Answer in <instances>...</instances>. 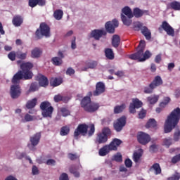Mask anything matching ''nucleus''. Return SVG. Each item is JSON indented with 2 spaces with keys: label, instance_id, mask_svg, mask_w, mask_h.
<instances>
[{
  "label": "nucleus",
  "instance_id": "7",
  "mask_svg": "<svg viewBox=\"0 0 180 180\" xmlns=\"http://www.w3.org/2000/svg\"><path fill=\"white\" fill-rule=\"evenodd\" d=\"M35 36L37 40L41 39L43 36L49 37L50 36V27L46 22H41L39 29L35 32Z\"/></svg>",
  "mask_w": 180,
  "mask_h": 180
},
{
  "label": "nucleus",
  "instance_id": "31",
  "mask_svg": "<svg viewBox=\"0 0 180 180\" xmlns=\"http://www.w3.org/2000/svg\"><path fill=\"white\" fill-rule=\"evenodd\" d=\"M141 157H143V153L140 152H134L133 154L132 160L135 164H139L141 161Z\"/></svg>",
  "mask_w": 180,
  "mask_h": 180
},
{
  "label": "nucleus",
  "instance_id": "9",
  "mask_svg": "<svg viewBox=\"0 0 180 180\" xmlns=\"http://www.w3.org/2000/svg\"><path fill=\"white\" fill-rule=\"evenodd\" d=\"M105 27L107 33L113 34L116 27H119V21H117L116 19H114L112 21H108L105 25Z\"/></svg>",
  "mask_w": 180,
  "mask_h": 180
},
{
  "label": "nucleus",
  "instance_id": "58",
  "mask_svg": "<svg viewBox=\"0 0 180 180\" xmlns=\"http://www.w3.org/2000/svg\"><path fill=\"white\" fill-rule=\"evenodd\" d=\"M124 164L127 168H131V167H133V162H131L130 159L125 160Z\"/></svg>",
  "mask_w": 180,
  "mask_h": 180
},
{
  "label": "nucleus",
  "instance_id": "62",
  "mask_svg": "<svg viewBox=\"0 0 180 180\" xmlns=\"http://www.w3.org/2000/svg\"><path fill=\"white\" fill-rule=\"evenodd\" d=\"M73 74H75V70L72 69V68H69L66 70V75H73Z\"/></svg>",
  "mask_w": 180,
  "mask_h": 180
},
{
  "label": "nucleus",
  "instance_id": "47",
  "mask_svg": "<svg viewBox=\"0 0 180 180\" xmlns=\"http://www.w3.org/2000/svg\"><path fill=\"white\" fill-rule=\"evenodd\" d=\"M131 103L133 104L136 109H139V108H141V106H143V103L141 101H140V100H139V98L133 99L132 103Z\"/></svg>",
  "mask_w": 180,
  "mask_h": 180
},
{
  "label": "nucleus",
  "instance_id": "16",
  "mask_svg": "<svg viewBox=\"0 0 180 180\" xmlns=\"http://www.w3.org/2000/svg\"><path fill=\"white\" fill-rule=\"evenodd\" d=\"M122 143H123L122 140L115 138L112 139V141L110 143V144H108V146L112 151H117V147H120Z\"/></svg>",
  "mask_w": 180,
  "mask_h": 180
},
{
  "label": "nucleus",
  "instance_id": "12",
  "mask_svg": "<svg viewBox=\"0 0 180 180\" xmlns=\"http://www.w3.org/2000/svg\"><path fill=\"white\" fill-rule=\"evenodd\" d=\"M10 94L12 99H18L22 94V89H20V85L14 84L11 86Z\"/></svg>",
  "mask_w": 180,
  "mask_h": 180
},
{
  "label": "nucleus",
  "instance_id": "59",
  "mask_svg": "<svg viewBox=\"0 0 180 180\" xmlns=\"http://www.w3.org/2000/svg\"><path fill=\"white\" fill-rule=\"evenodd\" d=\"M179 179H180L179 173H176V174H174L167 179V180H179Z\"/></svg>",
  "mask_w": 180,
  "mask_h": 180
},
{
  "label": "nucleus",
  "instance_id": "30",
  "mask_svg": "<svg viewBox=\"0 0 180 180\" xmlns=\"http://www.w3.org/2000/svg\"><path fill=\"white\" fill-rule=\"evenodd\" d=\"M141 32L143 36H145L146 40H150L151 39V32L150 30L147 28V27L144 26L141 29Z\"/></svg>",
  "mask_w": 180,
  "mask_h": 180
},
{
  "label": "nucleus",
  "instance_id": "6",
  "mask_svg": "<svg viewBox=\"0 0 180 180\" xmlns=\"http://www.w3.org/2000/svg\"><path fill=\"white\" fill-rule=\"evenodd\" d=\"M163 83L164 82H162L161 76H155L154 79L149 84V86L144 87V94H153V92H154V89H155V88H158V86H161Z\"/></svg>",
  "mask_w": 180,
  "mask_h": 180
},
{
  "label": "nucleus",
  "instance_id": "48",
  "mask_svg": "<svg viewBox=\"0 0 180 180\" xmlns=\"http://www.w3.org/2000/svg\"><path fill=\"white\" fill-rule=\"evenodd\" d=\"M163 146H165L167 148H169L170 146H172V138H165L163 139Z\"/></svg>",
  "mask_w": 180,
  "mask_h": 180
},
{
  "label": "nucleus",
  "instance_id": "46",
  "mask_svg": "<svg viewBox=\"0 0 180 180\" xmlns=\"http://www.w3.org/2000/svg\"><path fill=\"white\" fill-rule=\"evenodd\" d=\"M159 98V96H154L153 97L150 96L148 97V101L149 102V103H150V105H154L155 103H157V102H158Z\"/></svg>",
  "mask_w": 180,
  "mask_h": 180
},
{
  "label": "nucleus",
  "instance_id": "61",
  "mask_svg": "<svg viewBox=\"0 0 180 180\" xmlns=\"http://www.w3.org/2000/svg\"><path fill=\"white\" fill-rule=\"evenodd\" d=\"M59 180H70L68 179V174L67 173H62L59 177Z\"/></svg>",
  "mask_w": 180,
  "mask_h": 180
},
{
  "label": "nucleus",
  "instance_id": "2",
  "mask_svg": "<svg viewBox=\"0 0 180 180\" xmlns=\"http://www.w3.org/2000/svg\"><path fill=\"white\" fill-rule=\"evenodd\" d=\"M146 41L141 40L138 46V51L136 53L129 55L130 60H138L139 62L146 61L151 58L153 54L150 51H146Z\"/></svg>",
  "mask_w": 180,
  "mask_h": 180
},
{
  "label": "nucleus",
  "instance_id": "50",
  "mask_svg": "<svg viewBox=\"0 0 180 180\" xmlns=\"http://www.w3.org/2000/svg\"><path fill=\"white\" fill-rule=\"evenodd\" d=\"M64 99H65V97L61 96V94L55 95L53 97V101L56 103H58V102H63Z\"/></svg>",
  "mask_w": 180,
  "mask_h": 180
},
{
  "label": "nucleus",
  "instance_id": "37",
  "mask_svg": "<svg viewBox=\"0 0 180 180\" xmlns=\"http://www.w3.org/2000/svg\"><path fill=\"white\" fill-rule=\"evenodd\" d=\"M121 19L122 20V23L125 26H130V25H131V22H132L131 18L129 17H126V15L121 14Z\"/></svg>",
  "mask_w": 180,
  "mask_h": 180
},
{
  "label": "nucleus",
  "instance_id": "41",
  "mask_svg": "<svg viewBox=\"0 0 180 180\" xmlns=\"http://www.w3.org/2000/svg\"><path fill=\"white\" fill-rule=\"evenodd\" d=\"M36 91H39V84H37V82L31 83L28 94H30V92H36Z\"/></svg>",
  "mask_w": 180,
  "mask_h": 180
},
{
  "label": "nucleus",
  "instance_id": "43",
  "mask_svg": "<svg viewBox=\"0 0 180 180\" xmlns=\"http://www.w3.org/2000/svg\"><path fill=\"white\" fill-rule=\"evenodd\" d=\"M51 62L53 63V65H61V64H63V59H61V58H58V57H53L51 59Z\"/></svg>",
  "mask_w": 180,
  "mask_h": 180
},
{
  "label": "nucleus",
  "instance_id": "60",
  "mask_svg": "<svg viewBox=\"0 0 180 180\" xmlns=\"http://www.w3.org/2000/svg\"><path fill=\"white\" fill-rule=\"evenodd\" d=\"M146 115H147V111L145 110H142L139 113V119H144Z\"/></svg>",
  "mask_w": 180,
  "mask_h": 180
},
{
  "label": "nucleus",
  "instance_id": "14",
  "mask_svg": "<svg viewBox=\"0 0 180 180\" xmlns=\"http://www.w3.org/2000/svg\"><path fill=\"white\" fill-rule=\"evenodd\" d=\"M107 32L103 30H94L91 32V37L95 39V40H99L102 36H106Z\"/></svg>",
  "mask_w": 180,
  "mask_h": 180
},
{
  "label": "nucleus",
  "instance_id": "38",
  "mask_svg": "<svg viewBox=\"0 0 180 180\" xmlns=\"http://www.w3.org/2000/svg\"><path fill=\"white\" fill-rule=\"evenodd\" d=\"M146 129H150V127H157V121H155V119L150 118L148 121V122L146 124Z\"/></svg>",
  "mask_w": 180,
  "mask_h": 180
},
{
  "label": "nucleus",
  "instance_id": "32",
  "mask_svg": "<svg viewBox=\"0 0 180 180\" xmlns=\"http://www.w3.org/2000/svg\"><path fill=\"white\" fill-rule=\"evenodd\" d=\"M105 56L106 58L108 60H114L115 59V53H113V50L110 48H107L105 49Z\"/></svg>",
  "mask_w": 180,
  "mask_h": 180
},
{
  "label": "nucleus",
  "instance_id": "29",
  "mask_svg": "<svg viewBox=\"0 0 180 180\" xmlns=\"http://www.w3.org/2000/svg\"><path fill=\"white\" fill-rule=\"evenodd\" d=\"M37 105V98H34L32 100L28 101L25 106L27 109H33L34 108H36Z\"/></svg>",
  "mask_w": 180,
  "mask_h": 180
},
{
  "label": "nucleus",
  "instance_id": "17",
  "mask_svg": "<svg viewBox=\"0 0 180 180\" xmlns=\"http://www.w3.org/2000/svg\"><path fill=\"white\" fill-rule=\"evenodd\" d=\"M40 139H41V133L37 132L30 137V143L33 147H36L39 143H40Z\"/></svg>",
  "mask_w": 180,
  "mask_h": 180
},
{
  "label": "nucleus",
  "instance_id": "34",
  "mask_svg": "<svg viewBox=\"0 0 180 180\" xmlns=\"http://www.w3.org/2000/svg\"><path fill=\"white\" fill-rule=\"evenodd\" d=\"M122 13L127 16V18H133V11H131V8L129 6H125L122 9Z\"/></svg>",
  "mask_w": 180,
  "mask_h": 180
},
{
  "label": "nucleus",
  "instance_id": "57",
  "mask_svg": "<svg viewBox=\"0 0 180 180\" xmlns=\"http://www.w3.org/2000/svg\"><path fill=\"white\" fill-rule=\"evenodd\" d=\"M101 134H105V136H107V137L108 136H110V134H111L110 129H109L108 127L103 128Z\"/></svg>",
  "mask_w": 180,
  "mask_h": 180
},
{
  "label": "nucleus",
  "instance_id": "35",
  "mask_svg": "<svg viewBox=\"0 0 180 180\" xmlns=\"http://www.w3.org/2000/svg\"><path fill=\"white\" fill-rule=\"evenodd\" d=\"M22 72L24 81L32 79V78H33V72L31 70L22 71Z\"/></svg>",
  "mask_w": 180,
  "mask_h": 180
},
{
  "label": "nucleus",
  "instance_id": "36",
  "mask_svg": "<svg viewBox=\"0 0 180 180\" xmlns=\"http://www.w3.org/2000/svg\"><path fill=\"white\" fill-rule=\"evenodd\" d=\"M86 65L87 68H84V69H82V71H86L88 68H91V69L96 68V65H98V62L95 60H90L86 63Z\"/></svg>",
  "mask_w": 180,
  "mask_h": 180
},
{
  "label": "nucleus",
  "instance_id": "1",
  "mask_svg": "<svg viewBox=\"0 0 180 180\" xmlns=\"http://www.w3.org/2000/svg\"><path fill=\"white\" fill-rule=\"evenodd\" d=\"M180 120V108L179 107L173 110L167 116L164 124V133L166 134L171 133L179 123Z\"/></svg>",
  "mask_w": 180,
  "mask_h": 180
},
{
  "label": "nucleus",
  "instance_id": "33",
  "mask_svg": "<svg viewBox=\"0 0 180 180\" xmlns=\"http://www.w3.org/2000/svg\"><path fill=\"white\" fill-rule=\"evenodd\" d=\"M61 84H63V79H60V78H51L50 80V85L51 86H58V85H61Z\"/></svg>",
  "mask_w": 180,
  "mask_h": 180
},
{
  "label": "nucleus",
  "instance_id": "55",
  "mask_svg": "<svg viewBox=\"0 0 180 180\" xmlns=\"http://www.w3.org/2000/svg\"><path fill=\"white\" fill-rule=\"evenodd\" d=\"M179 161H180V154H178L172 158L171 162L172 164H176V162H179Z\"/></svg>",
  "mask_w": 180,
  "mask_h": 180
},
{
  "label": "nucleus",
  "instance_id": "8",
  "mask_svg": "<svg viewBox=\"0 0 180 180\" xmlns=\"http://www.w3.org/2000/svg\"><path fill=\"white\" fill-rule=\"evenodd\" d=\"M106 91V86H105V83L102 82H98L96 84V90L93 91H89L88 93L89 96H99L102 95V94H105Z\"/></svg>",
  "mask_w": 180,
  "mask_h": 180
},
{
  "label": "nucleus",
  "instance_id": "21",
  "mask_svg": "<svg viewBox=\"0 0 180 180\" xmlns=\"http://www.w3.org/2000/svg\"><path fill=\"white\" fill-rule=\"evenodd\" d=\"M108 141V136L102 134V132L97 134L96 143L98 144H105Z\"/></svg>",
  "mask_w": 180,
  "mask_h": 180
},
{
  "label": "nucleus",
  "instance_id": "27",
  "mask_svg": "<svg viewBox=\"0 0 180 180\" xmlns=\"http://www.w3.org/2000/svg\"><path fill=\"white\" fill-rule=\"evenodd\" d=\"M120 45V37L117 34H114L112 39V46L115 49H117Z\"/></svg>",
  "mask_w": 180,
  "mask_h": 180
},
{
  "label": "nucleus",
  "instance_id": "23",
  "mask_svg": "<svg viewBox=\"0 0 180 180\" xmlns=\"http://www.w3.org/2000/svg\"><path fill=\"white\" fill-rule=\"evenodd\" d=\"M110 151H112V149H110L109 145H105L99 150L98 154L101 157H105V155L109 154Z\"/></svg>",
  "mask_w": 180,
  "mask_h": 180
},
{
  "label": "nucleus",
  "instance_id": "11",
  "mask_svg": "<svg viewBox=\"0 0 180 180\" xmlns=\"http://www.w3.org/2000/svg\"><path fill=\"white\" fill-rule=\"evenodd\" d=\"M114 129L116 131L120 132L121 130H123V128L126 126V117L122 116L118 118L114 122Z\"/></svg>",
  "mask_w": 180,
  "mask_h": 180
},
{
  "label": "nucleus",
  "instance_id": "28",
  "mask_svg": "<svg viewBox=\"0 0 180 180\" xmlns=\"http://www.w3.org/2000/svg\"><path fill=\"white\" fill-rule=\"evenodd\" d=\"M33 68V63L30 62L22 63L20 65L21 71H30Z\"/></svg>",
  "mask_w": 180,
  "mask_h": 180
},
{
  "label": "nucleus",
  "instance_id": "22",
  "mask_svg": "<svg viewBox=\"0 0 180 180\" xmlns=\"http://www.w3.org/2000/svg\"><path fill=\"white\" fill-rule=\"evenodd\" d=\"M149 171L150 172L154 171L155 175H160L162 172L161 166L158 163H155L149 168Z\"/></svg>",
  "mask_w": 180,
  "mask_h": 180
},
{
  "label": "nucleus",
  "instance_id": "53",
  "mask_svg": "<svg viewBox=\"0 0 180 180\" xmlns=\"http://www.w3.org/2000/svg\"><path fill=\"white\" fill-rule=\"evenodd\" d=\"M143 29V23L141 22H136L134 25V30L139 32Z\"/></svg>",
  "mask_w": 180,
  "mask_h": 180
},
{
  "label": "nucleus",
  "instance_id": "40",
  "mask_svg": "<svg viewBox=\"0 0 180 180\" xmlns=\"http://www.w3.org/2000/svg\"><path fill=\"white\" fill-rule=\"evenodd\" d=\"M64 15V13L62 10H56L53 13V17L56 20H61L63 19V15Z\"/></svg>",
  "mask_w": 180,
  "mask_h": 180
},
{
  "label": "nucleus",
  "instance_id": "18",
  "mask_svg": "<svg viewBox=\"0 0 180 180\" xmlns=\"http://www.w3.org/2000/svg\"><path fill=\"white\" fill-rule=\"evenodd\" d=\"M20 79H23V72L22 70H19L16 74L14 75L12 79V84H17V85H19L20 83Z\"/></svg>",
  "mask_w": 180,
  "mask_h": 180
},
{
  "label": "nucleus",
  "instance_id": "52",
  "mask_svg": "<svg viewBox=\"0 0 180 180\" xmlns=\"http://www.w3.org/2000/svg\"><path fill=\"white\" fill-rule=\"evenodd\" d=\"M22 121L25 123V122H32L33 121V116L30 115L29 113L25 114L24 119Z\"/></svg>",
  "mask_w": 180,
  "mask_h": 180
},
{
  "label": "nucleus",
  "instance_id": "63",
  "mask_svg": "<svg viewBox=\"0 0 180 180\" xmlns=\"http://www.w3.org/2000/svg\"><path fill=\"white\" fill-rule=\"evenodd\" d=\"M136 109H137L134 105L131 104V103L129 105V112L130 113H136Z\"/></svg>",
  "mask_w": 180,
  "mask_h": 180
},
{
  "label": "nucleus",
  "instance_id": "4",
  "mask_svg": "<svg viewBox=\"0 0 180 180\" xmlns=\"http://www.w3.org/2000/svg\"><path fill=\"white\" fill-rule=\"evenodd\" d=\"M81 106L87 113H94L96 112L100 107L99 103L91 101V96L89 95L84 97L82 100Z\"/></svg>",
  "mask_w": 180,
  "mask_h": 180
},
{
  "label": "nucleus",
  "instance_id": "56",
  "mask_svg": "<svg viewBox=\"0 0 180 180\" xmlns=\"http://www.w3.org/2000/svg\"><path fill=\"white\" fill-rule=\"evenodd\" d=\"M120 172L125 173V174H122V178H126V176H127V168H126L124 166H120Z\"/></svg>",
  "mask_w": 180,
  "mask_h": 180
},
{
  "label": "nucleus",
  "instance_id": "44",
  "mask_svg": "<svg viewBox=\"0 0 180 180\" xmlns=\"http://www.w3.org/2000/svg\"><path fill=\"white\" fill-rule=\"evenodd\" d=\"M16 57L19 58V60H26L27 58V52L22 53V51L16 52Z\"/></svg>",
  "mask_w": 180,
  "mask_h": 180
},
{
  "label": "nucleus",
  "instance_id": "15",
  "mask_svg": "<svg viewBox=\"0 0 180 180\" xmlns=\"http://www.w3.org/2000/svg\"><path fill=\"white\" fill-rule=\"evenodd\" d=\"M37 81L39 82V86H42L43 88H46V86H49V79L47 77L39 74L37 76Z\"/></svg>",
  "mask_w": 180,
  "mask_h": 180
},
{
  "label": "nucleus",
  "instance_id": "3",
  "mask_svg": "<svg viewBox=\"0 0 180 180\" xmlns=\"http://www.w3.org/2000/svg\"><path fill=\"white\" fill-rule=\"evenodd\" d=\"M95 134V124H90L89 125L86 124V123L79 124L77 129L75 130L74 132V137L75 139H78L80 134L82 136H86L88 134L89 137H92Z\"/></svg>",
  "mask_w": 180,
  "mask_h": 180
},
{
  "label": "nucleus",
  "instance_id": "54",
  "mask_svg": "<svg viewBox=\"0 0 180 180\" xmlns=\"http://www.w3.org/2000/svg\"><path fill=\"white\" fill-rule=\"evenodd\" d=\"M8 57L11 61H15V60H16V52L13 51L10 52L8 55Z\"/></svg>",
  "mask_w": 180,
  "mask_h": 180
},
{
  "label": "nucleus",
  "instance_id": "64",
  "mask_svg": "<svg viewBox=\"0 0 180 180\" xmlns=\"http://www.w3.org/2000/svg\"><path fill=\"white\" fill-rule=\"evenodd\" d=\"M46 165H56V160L53 159H49L46 162Z\"/></svg>",
  "mask_w": 180,
  "mask_h": 180
},
{
  "label": "nucleus",
  "instance_id": "5",
  "mask_svg": "<svg viewBox=\"0 0 180 180\" xmlns=\"http://www.w3.org/2000/svg\"><path fill=\"white\" fill-rule=\"evenodd\" d=\"M41 110V115L44 117H53V112H54V108L51 106V103L49 101L41 102L39 106Z\"/></svg>",
  "mask_w": 180,
  "mask_h": 180
},
{
  "label": "nucleus",
  "instance_id": "13",
  "mask_svg": "<svg viewBox=\"0 0 180 180\" xmlns=\"http://www.w3.org/2000/svg\"><path fill=\"white\" fill-rule=\"evenodd\" d=\"M137 140L140 144H143V146H146L148 143H150L151 138H150V135L143 133L139 132L137 135Z\"/></svg>",
  "mask_w": 180,
  "mask_h": 180
},
{
  "label": "nucleus",
  "instance_id": "19",
  "mask_svg": "<svg viewBox=\"0 0 180 180\" xmlns=\"http://www.w3.org/2000/svg\"><path fill=\"white\" fill-rule=\"evenodd\" d=\"M132 15L133 17L135 16L136 18H141L143 15H148V11L135 8L133 10Z\"/></svg>",
  "mask_w": 180,
  "mask_h": 180
},
{
  "label": "nucleus",
  "instance_id": "10",
  "mask_svg": "<svg viewBox=\"0 0 180 180\" xmlns=\"http://www.w3.org/2000/svg\"><path fill=\"white\" fill-rule=\"evenodd\" d=\"M158 30L159 32H161L162 30H165L168 36H172V37L175 36V30L167 21H163Z\"/></svg>",
  "mask_w": 180,
  "mask_h": 180
},
{
  "label": "nucleus",
  "instance_id": "25",
  "mask_svg": "<svg viewBox=\"0 0 180 180\" xmlns=\"http://www.w3.org/2000/svg\"><path fill=\"white\" fill-rule=\"evenodd\" d=\"M167 9H173V11H180V2L174 1L169 4Z\"/></svg>",
  "mask_w": 180,
  "mask_h": 180
},
{
  "label": "nucleus",
  "instance_id": "39",
  "mask_svg": "<svg viewBox=\"0 0 180 180\" xmlns=\"http://www.w3.org/2000/svg\"><path fill=\"white\" fill-rule=\"evenodd\" d=\"M126 109V105L125 104H122L121 105H116L114 108V113L115 115H118L119 113H122L123 110Z\"/></svg>",
  "mask_w": 180,
  "mask_h": 180
},
{
  "label": "nucleus",
  "instance_id": "20",
  "mask_svg": "<svg viewBox=\"0 0 180 180\" xmlns=\"http://www.w3.org/2000/svg\"><path fill=\"white\" fill-rule=\"evenodd\" d=\"M29 6L30 8H34L39 5V6H44L46 5V0H29Z\"/></svg>",
  "mask_w": 180,
  "mask_h": 180
},
{
  "label": "nucleus",
  "instance_id": "51",
  "mask_svg": "<svg viewBox=\"0 0 180 180\" xmlns=\"http://www.w3.org/2000/svg\"><path fill=\"white\" fill-rule=\"evenodd\" d=\"M68 158L71 161H75V160H78V158H79V156L77 153H68Z\"/></svg>",
  "mask_w": 180,
  "mask_h": 180
},
{
  "label": "nucleus",
  "instance_id": "45",
  "mask_svg": "<svg viewBox=\"0 0 180 180\" xmlns=\"http://www.w3.org/2000/svg\"><path fill=\"white\" fill-rule=\"evenodd\" d=\"M60 112L62 113V116L63 117H67V116H70L71 115L70 110L65 107L60 108Z\"/></svg>",
  "mask_w": 180,
  "mask_h": 180
},
{
  "label": "nucleus",
  "instance_id": "42",
  "mask_svg": "<svg viewBox=\"0 0 180 180\" xmlns=\"http://www.w3.org/2000/svg\"><path fill=\"white\" fill-rule=\"evenodd\" d=\"M70 134V127L64 126L60 129V136H68Z\"/></svg>",
  "mask_w": 180,
  "mask_h": 180
},
{
  "label": "nucleus",
  "instance_id": "24",
  "mask_svg": "<svg viewBox=\"0 0 180 180\" xmlns=\"http://www.w3.org/2000/svg\"><path fill=\"white\" fill-rule=\"evenodd\" d=\"M13 25L15 26V27H19L22 23H23V18L20 15H15L13 18Z\"/></svg>",
  "mask_w": 180,
  "mask_h": 180
},
{
  "label": "nucleus",
  "instance_id": "49",
  "mask_svg": "<svg viewBox=\"0 0 180 180\" xmlns=\"http://www.w3.org/2000/svg\"><path fill=\"white\" fill-rule=\"evenodd\" d=\"M112 161H116V162H122V161H123V156H122L121 153H118L113 155Z\"/></svg>",
  "mask_w": 180,
  "mask_h": 180
},
{
  "label": "nucleus",
  "instance_id": "26",
  "mask_svg": "<svg viewBox=\"0 0 180 180\" xmlns=\"http://www.w3.org/2000/svg\"><path fill=\"white\" fill-rule=\"evenodd\" d=\"M42 53L43 51L39 48L36 47L31 51V57L32 58H39L41 56Z\"/></svg>",
  "mask_w": 180,
  "mask_h": 180
}]
</instances>
